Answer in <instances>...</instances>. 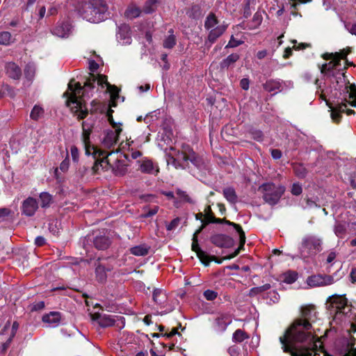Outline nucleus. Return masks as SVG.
Segmentation results:
<instances>
[{"instance_id": "f03ea898", "label": "nucleus", "mask_w": 356, "mask_h": 356, "mask_svg": "<svg viewBox=\"0 0 356 356\" xmlns=\"http://www.w3.org/2000/svg\"><path fill=\"white\" fill-rule=\"evenodd\" d=\"M348 54V51L345 49L335 54H324L325 59H331L332 60L329 63L323 65L321 68V73L330 77V81L334 90L339 92L340 95L343 96V101L346 102L333 107L326 99V91L321 90L320 97L326 102L327 105L331 109V118L335 122H338L341 119V114L345 113L347 104L356 107V86L350 84L346 79L345 73L338 69L341 66V60L346 59Z\"/></svg>"}, {"instance_id": "f704fd0d", "label": "nucleus", "mask_w": 356, "mask_h": 356, "mask_svg": "<svg viewBox=\"0 0 356 356\" xmlns=\"http://www.w3.org/2000/svg\"><path fill=\"white\" fill-rule=\"evenodd\" d=\"M130 252L135 256H145L148 254L149 248L146 245H139L131 248Z\"/></svg>"}, {"instance_id": "e433bc0d", "label": "nucleus", "mask_w": 356, "mask_h": 356, "mask_svg": "<svg viewBox=\"0 0 356 356\" xmlns=\"http://www.w3.org/2000/svg\"><path fill=\"white\" fill-rule=\"evenodd\" d=\"M44 111L40 105H35L31 110L30 117L33 120H38L44 115Z\"/></svg>"}, {"instance_id": "bb28decb", "label": "nucleus", "mask_w": 356, "mask_h": 356, "mask_svg": "<svg viewBox=\"0 0 356 356\" xmlns=\"http://www.w3.org/2000/svg\"><path fill=\"white\" fill-rule=\"evenodd\" d=\"M6 74L13 79H19L21 76V69L15 63H8L6 66Z\"/></svg>"}, {"instance_id": "c9c22d12", "label": "nucleus", "mask_w": 356, "mask_h": 356, "mask_svg": "<svg viewBox=\"0 0 356 356\" xmlns=\"http://www.w3.org/2000/svg\"><path fill=\"white\" fill-rule=\"evenodd\" d=\"M40 200L41 202V207L42 208L49 207L53 202V197L51 194L47 192H42L40 194Z\"/></svg>"}, {"instance_id": "f8f14e48", "label": "nucleus", "mask_w": 356, "mask_h": 356, "mask_svg": "<svg viewBox=\"0 0 356 356\" xmlns=\"http://www.w3.org/2000/svg\"><path fill=\"white\" fill-rule=\"evenodd\" d=\"M232 322V316L228 313H220L214 318L213 329L217 332H223Z\"/></svg>"}, {"instance_id": "c03bdc74", "label": "nucleus", "mask_w": 356, "mask_h": 356, "mask_svg": "<svg viewBox=\"0 0 356 356\" xmlns=\"http://www.w3.org/2000/svg\"><path fill=\"white\" fill-rule=\"evenodd\" d=\"M298 274L295 271H288L283 275V281L287 284H292L296 281Z\"/></svg>"}, {"instance_id": "c85d7f7f", "label": "nucleus", "mask_w": 356, "mask_h": 356, "mask_svg": "<svg viewBox=\"0 0 356 356\" xmlns=\"http://www.w3.org/2000/svg\"><path fill=\"white\" fill-rule=\"evenodd\" d=\"M220 24L217 17L213 13H209L204 21V28L209 31L215 29L216 27Z\"/></svg>"}, {"instance_id": "4c0bfd02", "label": "nucleus", "mask_w": 356, "mask_h": 356, "mask_svg": "<svg viewBox=\"0 0 356 356\" xmlns=\"http://www.w3.org/2000/svg\"><path fill=\"white\" fill-rule=\"evenodd\" d=\"M311 0H289V3H287V6H289V10H291V14L296 16L298 13L296 12L297 9V6L299 3H306Z\"/></svg>"}, {"instance_id": "603ef678", "label": "nucleus", "mask_w": 356, "mask_h": 356, "mask_svg": "<svg viewBox=\"0 0 356 356\" xmlns=\"http://www.w3.org/2000/svg\"><path fill=\"white\" fill-rule=\"evenodd\" d=\"M337 257V253L334 250H331L327 252V257H326V263L329 264L330 266H332L335 259Z\"/></svg>"}, {"instance_id": "a19ab883", "label": "nucleus", "mask_w": 356, "mask_h": 356, "mask_svg": "<svg viewBox=\"0 0 356 356\" xmlns=\"http://www.w3.org/2000/svg\"><path fill=\"white\" fill-rule=\"evenodd\" d=\"M140 8L138 7H136L134 6H129L125 12L126 17L129 19L136 18V17H138L140 15Z\"/></svg>"}, {"instance_id": "ea45409f", "label": "nucleus", "mask_w": 356, "mask_h": 356, "mask_svg": "<svg viewBox=\"0 0 356 356\" xmlns=\"http://www.w3.org/2000/svg\"><path fill=\"white\" fill-rule=\"evenodd\" d=\"M14 41V38L8 31L0 33V44L8 45Z\"/></svg>"}, {"instance_id": "6e6552de", "label": "nucleus", "mask_w": 356, "mask_h": 356, "mask_svg": "<svg viewBox=\"0 0 356 356\" xmlns=\"http://www.w3.org/2000/svg\"><path fill=\"white\" fill-rule=\"evenodd\" d=\"M322 240L314 235H307L299 246V257L305 260L313 257L322 250Z\"/></svg>"}, {"instance_id": "a18cd8bd", "label": "nucleus", "mask_w": 356, "mask_h": 356, "mask_svg": "<svg viewBox=\"0 0 356 356\" xmlns=\"http://www.w3.org/2000/svg\"><path fill=\"white\" fill-rule=\"evenodd\" d=\"M334 232L337 237L343 238L346 232V225L341 222H337L334 228Z\"/></svg>"}, {"instance_id": "0eeeda50", "label": "nucleus", "mask_w": 356, "mask_h": 356, "mask_svg": "<svg viewBox=\"0 0 356 356\" xmlns=\"http://www.w3.org/2000/svg\"><path fill=\"white\" fill-rule=\"evenodd\" d=\"M191 161L195 165H197V159L195 153L188 146H183L182 151L176 150L171 147L170 152L168 155V165H172L175 168H186Z\"/></svg>"}, {"instance_id": "4be33fe9", "label": "nucleus", "mask_w": 356, "mask_h": 356, "mask_svg": "<svg viewBox=\"0 0 356 356\" xmlns=\"http://www.w3.org/2000/svg\"><path fill=\"white\" fill-rule=\"evenodd\" d=\"M113 165L111 166L113 172L116 176H123L127 172V165L124 162L118 159V154L113 157Z\"/></svg>"}, {"instance_id": "3c124183", "label": "nucleus", "mask_w": 356, "mask_h": 356, "mask_svg": "<svg viewBox=\"0 0 356 356\" xmlns=\"http://www.w3.org/2000/svg\"><path fill=\"white\" fill-rule=\"evenodd\" d=\"M203 295H204V297L207 300H213L217 298L218 293L213 290L208 289L204 292Z\"/></svg>"}, {"instance_id": "39448f33", "label": "nucleus", "mask_w": 356, "mask_h": 356, "mask_svg": "<svg viewBox=\"0 0 356 356\" xmlns=\"http://www.w3.org/2000/svg\"><path fill=\"white\" fill-rule=\"evenodd\" d=\"M82 127V142L85 147L86 154H92L95 159L92 167L94 172L99 173L100 170L106 171L111 169V166L113 165V157H115L118 152H106L91 145L90 140V126L86 122H83Z\"/></svg>"}, {"instance_id": "20e7f679", "label": "nucleus", "mask_w": 356, "mask_h": 356, "mask_svg": "<svg viewBox=\"0 0 356 356\" xmlns=\"http://www.w3.org/2000/svg\"><path fill=\"white\" fill-rule=\"evenodd\" d=\"M329 311L332 316L330 325L332 328L339 325L350 326V332H356V309H353L351 305L343 296L330 298Z\"/></svg>"}, {"instance_id": "cd10ccee", "label": "nucleus", "mask_w": 356, "mask_h": 356, "mask_svg": "<svg viewBox=\"0 0 356 356\" xmlns=\"http://www.w3.org/2000/svg\"><path fill=\"white\" fill-rule=\"evenodd\" d=\"M139 163V169L143 173L155 174L158 172V169L155 168L152 161L150 160L145 159Z\"/></svg>"}, {"instance_id": "ddd939ff", "label": "nucleus", "mask_w": 356, "mask_h": 356, "mask_svg": "<svg viewBox=\"0 0 356 356\" xmlns=\"http://www.w3.org/2000/svg\"><path fill=\"white\" fill-rule=\"evenodd\" d=\"M113 127L115 128V130H106L102 138V144L107 148H111L117 143L118 136L122 131V129L120 127L116 125H113Z\"/></svg>"}, {"instance_id": "338daca9", "label": "nucleus", "mask_w": 356, "mask_h": 356, "mask_svg": "<svg viewBox=\"0 0 356 356\" xmlns=\"http://www.w3.org/2000/svg\"><path fill=\"white\" fill-rule=\"evenodd\" d=\"M45 239L42 236H38L35 239V243L38 246H42L44 244Z\"/></svg>"}, {"instance_id": "f3484780", "label": "nucleus", "mask_w": 356, "mask_h": 356, "mask_svg": "<svg viewBox=\"0 0 356 356\" xmlns=\"http://www.w3.org/2000/svg\"><path fill=\"white\" fill-rule=\"evenodd\" d=\"M116 38L118 42L122 45L131 44V37L129 26L124 24L118 26Z\"/></svg>"}, {"instance_id": "72a5a7b5", "label": "nucleus", "mask_w": 356, "mask_h": 356, "mask_svg": "<svg viewBox=\"0 0 356 356\" xmlns=\"http://www.w3.org/2000/svg\"><path fill=\"white\" fill-rule=\"evenodd\" d=\"M110 268H106L103 265L99 264L96 266L95 273L97 280L99 282H104L106 279V272L109 271Z\"/></svg>"}, {"instance_id": "8fccbe9b", "label": "nucleus", "mask_w": 356, "mask_h": 356, "mask_svg": "<svg viewBox=\"0 0 356 356\" xmlns=\"http://www.w3.org/2000/svg\"><path fill=\"white\" fill-rule=\"evenodd\" d=\"M243 43V40H236L232 35L225 48H234Z\"/></svg>"}, {"instance_id": "1a4fd4ad", "label": "nucleus", "mask_w": 356, "mask_h": 356, "mask_svg": "<svg viewBox=\"0 0 356 356\" xmlns=\"http://www.w3.org/2000/svg\"><path fill=\"white\" fill-rule=\"evenodd\" d=\"M259 191L263 195L266 202L270 205L276 204L285 191L284 186L280 184H275L272 182H267L261 185Z\"/></svg>"}, {"instance_id": "6ab92c4d", "label": "nucleus", "mask_w": 356, "mask_h": 356, "mask_svg": "<svg viewBox=\"0 0 356 356\" xmlns=\"http://www.w3.org/2000/svg\"><path fill=\"white\" fill-rule=\"evenodd\" d=\"M228 25L223 22L218 24L215 29L210 31L209 32L207 40L205 42V44L209 43V46H211L213 43H214L216 40L220 38L227 30Z\"/></svg>"}, {"instance_id": "864d4df0", "label": "nucleus", "mask_w": 356, "mask_h": 356, "mask_svg": "<svg viewBox=\"0 0 356 356\" xmlns=\"http://www.w3.org/2000/svg\"><path fill=\"white\" fill-rule=\"evenodd\" d=\"M344 26L346 29L352 35H356V22L350 24L349 22H345Z\"/></svg>"}, {"instance_id": "de8ad7c7", "label": "nucleus", "mask_w": 356, "mask_h": 356, "mask_svg": "<svg viewBox=\"0 0 356 356\" xmlns=\"http://www.w3.org/2000/svg\"><path fill=\"white\" fill-rule=\"evenodd\" d=\"M69 166H70V160L68 158H66L60 164L59 170L63 172H65L68 170ZM58 168H56L55 170V175L56 177V179H58Z\"/></svg>"}, {"instance_id": "412c9836", "label": "nucleus", "mask_w": 356, "mask_h": 356, "mask_svg": "<svg viewBox=\"0 0 356 356\" xmlns=\"http://www.w3.org/2000/svg\"><path fill=\"white\" fill-rule=\"evenodd\" d=\"M61 321L60 313L58 312H51L42 316L43 323L51 327H57Z\"/></svg>"}, {"instance_id": "dca6fc26", "label": "nucleus", "mask_w": 356, "mask_h": 356, "mask_svg": "<svg viewBox=\"0 0 356 356\" xmlns=\"http://www.w3.org/2000/svg\"><path fill=\"white\" fill-rule=\"evenodd\" d=\"M202 231V228L197 229L193 237L192 250L196 252L197 257L205 266H208L210 263V259L209 255L201 250L197 243V234Z\"/></svg>"}, {"instance_id": "4468645a", "label": "nucleus", "mask_w": 356, "mask_h": 356, "mask_svg": "<svg viewBox=\"0 0 356 356\" xmlns=\"http://www.w3.org/2000/svg\"><path fill=\"white\" fill-rule=\"evenodd\" d=\"M38 208L39 205L37 199L29 197L22 202L21 212L22 215L31 217L35 215Z\"/></svg>"}, {"instance_id": "4d7b16f0", "label": "nucleus", "mask_w": 356, "mask_h": 356, "mask_svg": "<svg viewBox=\"0 0 356 356\" xmlns=\"http://www.w3.org/2000/svg\"><path fill=\"white\" fill-rule=\"evenodd\" d=\"M302 191V186L298 184H293L291 188V193L294 195H299Z\"/></svg>"}, {"instance_id": "774afa93", "label": "nucleus", "mask_w": 356, "mask_h": 356, "mask_svg": "<svg viewBox=\"0 0 356 356\" xmlns=\"http://www.w3.org/2000/svg\"><path fill=\"white\" fill-rule=\"evenodd\" d=\"M350 277L353 283H356V267L352 268L350 273Z\"/></svg>"}, {"instance_id": "7ed1b4c3", "label": "nucleus", "mask_w": 356, "mask_h": 356, "mask_svg": "<svg viewBox=\"0 0 356 356\" xmlns=\"http://www.w3.org/2000/svg\"><path fill=\"white\" fill-rule=\"evenodd\" d=\"M95 78L89 79L82 87L78 82L71 81L68 83V90L65 92L67 96V104L80 119L84 118L87 114L85 98H89L90 92L95 88Z\"/></svg>"}, {"instance_id": "052dcab7", "label": "nucleus", "mask_w": 356, "mask_h": 356, "mask_svg": "<svg viewBox=\"0 0 356 356\" xmlns=\"http://www.w3.org/2000/svg\"><path fill=\"white\" fill-rule=\"evenodd\" d=\"M11 213V211L8 208L0 209V219L3 220L8 217Z\"/></svg>"}, {"instance_id": "e2e57ef3", "label": "nucleus", "mask_w": 356, "mask_h": 356, "mask_svg": "<svg viewBox=\"0 0 356 356\" xmlns=\"http://www.w3.org/2000/svg\"><path fill=\"white\" fill-rule=\"evenodd\" d=\"M249 80L248 79H242L240 81V86L243 89L247 90L249 88Z\"/></svg>"}, {"instance_id": "9d476101", "label": "nucleus", "mask_w": 356, "mask_h": 356, "mask_svg": "<svg viewBox=\"0 0 356 356\" xmlns=\"http://www.w3.org/2000/svg\"><path fill=\"white\" fill-rule=\"evenodd\" d=\"M204 212H205V218H204V221H202L203 224L202 225V227L200 228H202V229L204 228V227L210 223V222H218V223H220V222H222V221H224L225 223L229 225H232L234 227V229H236V232L239 235V240H240V246L239 248L235 251V252L231 256L229 257V258H233L235 256H236L239 252H240V250L241 248H243L245 243V233L243 231L241 227L238 225V224H236L234 222H232L230 221H228V220H226L225 219H217L213 215H212V212H211V208L210 206H207L205 209H204Z\"/></svg>"}, {"instance_id": "423d86ee", "label": "nucleus", "mask_w": 356, "mask_h": 356, "mask_svg": "<svg viewBox=\"0 0 356 356\" xmlns=\"http://www.w3.org/2000/svg\"><path fill=\"white\" fill-rule=\"evenodd\" d=\"M79 15L84 19L92 23L104 21L108 7L104 0H88L79 2L76 7Z\"/></svg>"}, {"instance_id": "79ce46f5", "label": "nucleus", "mask_w": 356, "mask_h": 356, "mask_svg": "<svg viewBox=\"0 0 356 356\" xmlns=\"http://www.w3.org/2000/svg\"><path fill=\"white\" fill-rule=\"evenodd\" d=\"M158 0H147L143 7V10L147 14L153 13L156 8Z\"/></svg>"}, {"instance_id": "f257e3e1", "label": "nucleus", "mask_w": 356, "mask_h": 356, "mask_svg": "<svg viewBox=\"0 0 356 356\" xmlns=\"http://www.w3.org/2000/svg\"><path fill=\"white\" fill-rule=\"evenodd\" d=\"M320 318L314 305L302 307L301 318L295 320L285 334L280 337L284 352L290 353L292 356L316 355L321 348V342L319 339H315L312 331L320 330L314 327Z\"/></svg>"}, {"instance_id": "bf43d9fd", "label": "nucleus", "mask_w": 356, "mask_h": 356, "mask_svg": "<svg viewBox=\"0 0 356 356\" xmlns=\"http://www.w3.org/2000/svg\"><path fill=\"white\" fill-rule=\"evenodd\" d=\"M159 211V207L154 206V207L149 209L145 213L143 214L145 218H149L154 215H155Z\"/></svg>"}, {"instance_id": "b1692460", "label": "nucleus", "mask_w": 356, "mask_h": 356, "mask_svg": "<svg viewBox=\"0 0 356 356\" xmlns=\"http://www.w3.org/2000/svg\"><path fill=\"white\" fill-rule=\"evenodd\" d=\"M72 26L68 22L59 23L54 29V34L60 38H65L69 35Z\"/></svg>"}, {"instance_id": "393cba45", "label": "nucleus", "mask_w": 356, "mask_h": 356, "mask_svg": "<svg viewBox=\"0 0 356 356\" xmlns=\"http://www.w3.org/2000/svg\"><path fill=\"white\" fill-rule=\"evenodd\" d=\"M283 84L284 83L280 82L279 80L270 79L264 84V88L267 92L277 93L283 90Z\"/></svg>"}, {"instance_id": "2f4dec72", "label": "nucleus", "mask_w": 356, "mask_h": 356, "mask_svg": "<svg viewBox=\"0 0 356 356\" xmlns=\"http://www.w3.org/2000/svg\"><path fill=\"white\" fill-rule=\"evenodd\" d=\"M263 20V16L261 12L257 11L253 15V17L248 24V28L250 30L257 29L261 24Z\"/></svg>"}, {"instance_id": "09e8293b", "label": "nucleus", "mask_w": 356, "mask_h": 356, "mask_svg": "<svg viewBox=\"0 0 356 356\" xmlns=\"http://www.w3.org/2000/svg\"><path fill=\"white\" fill-rule=\"evenodd\" d=\"M176 44L175 37L173 34H170L163 42V47L165 48L171 49Z\"/></svg>"}, {"instance_id": "473e14b6", "label": "nucleus", "mask_w": 356, "mask_h": 356, "mask_svg": "<svg viewBox=\"0 0 356 356\" xmlns=\"http://www.w3.org/2000/svg\"><path fill=\"white\" fill-rule=\"evenodd\" d=\"M239 59V55L237 54H232L220 63V67L222 69L228 68L230 65H233Z\"/></svg>"}, {"instance_id": "5fc2aeb1", "label": "nucleus", "mask_w": 356, "mask_h": 356, "mask_svg": "<svg viewBox=\"0 0 356 356\" xmlns=\"http://www.w3.org/2000/svg\"><path fill=\"white\" fill-rule=\"evenodd\" d=\"M70 152L73 161L78 162L79 156L78 148L76 146H72L70 148Z\"/></svg>"}, {"instance_id": "9b49d317", "label": "nucleus", "mask_w": 356, "mask_h": 356, "mask_svg": "<svg viewBox=\"0 0 356 356\" xmlns=\"http://www.w3.org/2000/svg\"><path fill=\"white\" fill-rule=\"evenodd\" d=\"M92 318L97 321L99 325L102 327L116 326L119 329H122L124 327V318L122 316L95 314Z\"/></svg>"}, {"instance_id": "58836bf2", "label": "nucleus", "mask_w": 356, "mask_h": 356, "mask_svg": "<svg viewBox=\"0 0 356 356\" xmlns=\"http://www.w3.org/2000/svg\"><path fill=\"white\" fill-rule=\"evenodd\" d=\"M249 337L248 334L243 331L242 330L238 329L236 330L232 336V340L234 342L241 343L245 339H248Z\"/></svg>"}, {"instance_id": "0e129e2a", "label": "nucleus", "mask_w": 356, "mask_h": 356, "mask_svg": "<svg viewBox=\"0 0 356 356\" xmlns=\"http://www.w3.org/2000/svg\"><path fill=\"white\" fill-rule=\"evenodd\" d=\"M270 285L269 284H264L263 286L254 288V290L256 291L257 292L260 293V292H262L264 291H267V290L270 289Z\"/></svg>"}, {"instance_id": "13d9d810", "label": "nucleus", "mask_w": 356, "mask_h": 356, "mask_svg": "<svg viewBox=\"0 0 356 356\" xmlns=\"http://www.w3.org/2000/svg\"><path fill=\"white\" fill-rule=\"evenodd\" d=\"M179 223V218H176L173 219L166 227L167 229L170 231L175 229Z\"/></svg>"}, {"instance_id": "2eb2a0df", "label": "nucleus", "mask_w": 356, "mask_h": 356, "mask_svg": "<svg viewBox=\"0 0 356 356\" xmlns=\"http://www.w3.org/2000/svg\"><path fill=\"white\" fill-rule=\"evenodd\" d=\"M334 278L330 275H314L307 279V284L310 287H318L333 284Z\"/></svg>"}, {"instance_id": "c756f323", "label": "nucleus", "mask_w": 356, "mask_h": 356, "mask_svg": "<svg viewBox=\"0 0 356 356\" xmlns=\"http://www.w3.org/2000/svg\"><path fill=\"white\" fill-rule=\"evenodd\" d=\"M94 245L99 250H105L110 245V240L105 236H96L94 239Z\"/></svg>"}, {"instance_id": "7c9ffc66", "label": "nucleus", "mask_w": 356, "mask_h": 356, "mask_svg": "<svg viewBox=\"0 0 356 356\" xmlns=\"http://www.w3.org/2000/svg\"><path fill=\"white\" fill-rule=\"evenodd\" d=\"M225 198L230 203L235 204L237 202L238 197L235 190L232 187L225 188L222 191Z\"/></svg>"}, {"instance_id": "5701e85b", "label": "nucleus", "mask_w": 356, "mask_h": 356, "mask_svg": "<svg viewBox=\"0 0 356 356\" xmlns=\"http://www.w3.org/2000/svg\"><path fill=\"white\" fill-rule=\"evenodd\" d=\"M152 298L154 302L161 308H164L167 305L168 296L164 291L159 289H154Z\"/></svg>"}, {"instance_id": "37998d69", "label": "nucleus", "mask_w": 356, "mask_h": 356, "mask_svg": "<svg viewBox=\"0 0 356 356\" xmlns=\"http://www.w3.org/2000/svg\"><path fill=\"white\" fill-rule=\"evenodd\" d=\"M35 72V67L32 63H29L26 65L25 69H24V74L25 77L29 81H32Z\"/></svg>"}, {"instance_id": "a878e982", "label": "nucleus", "mask_w": 356, "mask_h": 356, "mask_svg": "<svg viewBox=\"0 0 356 356\" xmlns=\"http://www.w3.org/2000/svg\"><path fill=\"white\" fill-rule=\"evenodd\" d=\"M18 328L19 323L17 322H13L12 326H10V322L7 321L3 326V327H0V334H4L7 330H10V337L8 339V343H9L12 341L13 338L15 337Z\"/></svg>"}, {"instance_id": "680f3d73", "label": "nucleus", "mask_w": 356, "mask_h": 356, "mask_svg": "<svg viewBox=\"0 0 356 356\" xmlns=\"http://www.w3.org/2000/svg\"><path fill=\"white\" fill-rule=\"evenodd\" d=\"M271 156L274 159H279L282 156V152L279 149H274L271 150Z\"/></svg>"}, {"instance_id": "aec40b11", "label": "nucleus", "mask_w": 356, "mask_h": 356, "mask_svg": "<svg viewBox=\"0 0 356 356\" xmlns=\"http://www.w3.org/2000/svg\"><path fill=\"white\" fill-rule=\"evenodd\" d=\"M211 241L220 248H229L233 245L234 240L225 234H218L211 236Z\"/></svg>"}, {"instance_id": "69168bd1", "label": "nucleus", "mask_w": 356, "mask_h": 356, "mask_svg": "<svg viewBox=\"0 0 356 356\" xmlns=\"http://www.w3.org/2000/svg\"><path fill=\"white\" fill-rule=\"evenodd\" d=\"M269 296L270 297V300H272L273 302H277L279 299V295L275 291H270Z\"/></svg>"}, {"instance_id": "a211bd4d", "label": "nucleus", "mask_w": 356, "mask_h": 356, "mask_svg": "<svg viewBox=\"0 0 356 356\" xmlns=\"http://www.w3.org/2000/svg\"><path fill=\"white\" fill-rule=\"evenodd\" d=\"M97 83L102 88L106 87V90L110 93L111 100L114 102L119 97V90L113 85L110 84L105 75H99L97 77Z\"/></svg>"}, {"instance_id": "6e6d98bb", "label": "nucleus", "mask_w": 356, "mask_h": 356, "mask_svg": "<svg viewBox=\"0 0 356 356\" xmlns=\"http://www.w3.org/2000/svg\"><path fill=\"white\" fill-rule=\"evenodd\" d=\"M230 356H240V348L237 346H232L228 349Z\"/></svg>"}, {"instance_id": "49530a36", "label": "nucleus", "mask_w": 356, "mask_h": 356, "mask_svg": "<svg viewBox=\"0 0 356 356\" xmlns=\"http://www.w3.org/2000/svg\"><path fill=\"white\" fill-rule=\"evenodd\" d=\"M296 175L300 178H303L307 175V170L302 164H297L293 168Z\"/></svg>"}]
</instances>
